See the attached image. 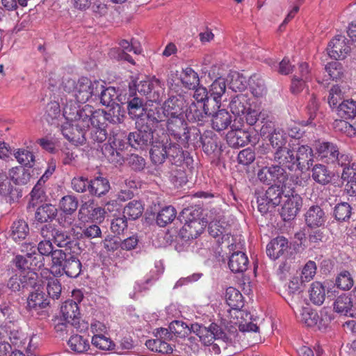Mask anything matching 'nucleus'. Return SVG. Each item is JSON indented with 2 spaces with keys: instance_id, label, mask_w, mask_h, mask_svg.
Wrapping results in <instances>:
<instances>
[{
  "instance_id": "obj_1",
  "label": "nucleus",
  "mask_w": 356,
  "mask_h": 356,
  "mask_svg": "<svg viewBox=\"0 0 356 356\" xmlns=\"http://www.w3.org/2000/svg\"><path fill=\"white\" fill-rule=\"evenodd\" d=\"M271 161L284 170L303 172L309 170L314 163V153L311 147L306 145L297 148L286 147L276 149Z\"/></svg>"
},
{
  "instance_id": "obj_2",
  "label": "nucleus",
  "mask_w": 356,
  "mask_h": 356,
  "mask_svg": "<svg viewBox=\"0 0 356 356\" xmlns=\"http://www.w3.org/2000/svg\"><path fill=\"white\" fill-rule=\"evenodd\" d=\"M149 154L151 161L155 165L163 163L167 158L172 163L180 164L185 158V153L180 145L172 143L164 133L159 136V141L154 142Z\"/></svg>"
},
{
  "instance_id": "obj_3",
  "label": "nucleus",
  "mask_w": 356,
  "mask_h": 356,
  "mask_svg": "<svg viewBox=\"0 0 356 356\" xmlns=\"http://www.w3.org/2000/svg\"><path fill=\"white\" fill-rule=\"evenodd\" d=\"M63 88L65 91L72 93L77 102L83 104L92 97L97 99L99 90L102 88V83L83 76L77 81L71 79L65 80L63 82Z\"/></svg>"
},
{
  "instance_id": "obj_4",
  "label": "nucleus",
  "mask_w": 356,
  "mask_h": 356,
  "mask_svg": "<svg viewBox=\"0 0 356 356\" xmlns=\"http://www.w3.org/2000/svg\"><path fill=\"white\" fill-rule=\"evenodd\" d=\"M229 108L235 115L242 116L248 125H254L261 113L256 108V104L248 94L240 93L235 95L229 103Z\"/></svg>"
},
{
  "instance_id": "obj_5",
  "label": "nucleus",
  "mask_w": 356,
  "mask_h": 356,
  "mask_svg": "<svg viewBox=\"0 0 356 356\" xmlns=\"http://www.w3.org/2000/svg\"><path fill=\"white\" fill-rule=\"evenodd\" d=\"M281 186L272 185L265 191L261 190L255 191L258 210L262 215L271 211L280 204L283 194Z\"/></svg>"
},
{
  "instance_id": "obj_6",
  "label": "nucleus",
  "mask_w": 356,
  "mask_h": 356,
  "mask_svg": "<svg viewBox=\"0 0 356 356\" xmlns=\"http://www.w3.org/2000/svg\"><path fill=\"white\" fill-rule=\"evenodd\" d=\"M53 266L61 267L63 273L69 277H77L81 272V263L79 258L67 249L56 252Z\"/></svg>"
},
{
  "instance_id": "obj_7",
  "label": "nucleus",
  "mask_w": 356,
  "mask_h": 356,
  "mask_svg": "<svg viewBox=\"0 0 356 356\" xmlns=\"http://www.w3.org/2000/svg\"><path fill=\"white\" fill-rule=\"evenodd\" d=\"M166 127L168 134L184 147L189 143L191 132L184 116L168 118Z\"/></svg>"
},
{
  "instance_id": "obj_8",
  "label": "nucleus",
  "mask_w": 356,
  "mask_h": 356,
  "mask_svg": "<svg viewBox=\"0 0 356 356\" xmlns=\"http://www.w3.org/2000/svg\"><path fill=\"white\" fill-rule=\"evenodd\" d=\"M127 140L129 145L138 149H144L149 145L153 147L154 142L159 141V136L156 137L152 129L146 125L136 131L130 132Z\"/></svg>"
},
{
  "instance_id": "obj_9",
  "label": "nucleus",
  "mask_w": 356,
  "mask_h": 356,
  "mask_svg": "<svg viewBox=\"0 0 356 356\" xmlns=\"http://www.w3.org/2000/svg\"><path fill=\"white\" fill-rule=\"evenodd\" d=\"M257 177L266 185H282L288 179L289 175L286 171L273 163L260 169Z\"/></svg>"
},
{
  "instance_id": "obj_10",
  "label": "nucleus",
  "mask_w": 356,
  "mask_h": 356,
  "mask_svg": "<svg viewBox=\"0 0 356 356\" xmlns=\"http://www.w3.org/2000/svg\"><path fill=\"white\" fill-rule=\"evenodd\" d=\"M38 284V277L35 272L26 273L24 275H15L10 278L8 287L13 291H24L35 288Z\"/></svg>"
},
{
  "instance_id": "obj_11",
  "label": "nucleus",
  "mask_w": 356,
  "mask_h": 356,
  "mask_svg": "<svg viewBox=\"0 0 356 356\" xmlns=\"http://www.w3.org/2000/svg\"><path fill=\"white\" fill-rule=\"evenodd\" d=\"M207 224L208 221H204V219L188 218L180 229L179 235L185 241L196 238L202 233Z\"/></svg>"
},
{
  "instance_id": "obj_12",
  "label": "nucleus",
  "mask_w": 356,
  "mask_h": 356,
  "mask_svg": "<svg viewBox=\"0 0 356 356\" xmlns=\"http://www.w3.org/2000/svg\"><path fill=\"white\" fill-rule=\"evenodd\" d=\"M213 112L214 110L209 106V104H199L193 102L187 110L185 109L184 118L186 117L190 122L202 124Z\"/></svg>"
},
{
  "instance_id": "obj_13",
  "label": "nucleus",
  "mask_w": 356,
  "mask_h": 356,
  "mask_svg": "<svg viewBox=\"0 0 356 356\" xmlns=\"http://www.w3.org/2000/svg\"><path fill=\"white\" fill-rule=\"evenodd\" d=\"M186 107L184 97L180 95L170 97L162 106L167 119L184 116Z\"/></svg>"
},
{
  "instance_id": "obj_14",
  "label": "nucleus",
  "mask_w": 356,
  "mask_h": 356,
  "mask_svg": "<svg viewBox=\"0 0 356 356\" xmlns=\"http://www.w3.org/2000/svg\"><path fill=\"white\" fill-rule=\"evenodd\" d=\"M261 134L269 135L271 145L275 149L286 147L287 136L283 129L275 128L271 122L265 123L261 128Z\"/></svg>"
},
{
  "instance_id": "obj_15",
  "label": "nucleus",
  "mask_w": 356,
  "mask_h": 356,
  "mask_svg": "<svg viewBox=\"0 0 356 356\" xmlns=\"http://www.w3.org/2000/svg\"><path fill=\"white\" fill-rule=\"evenodd\" d=\"M286 197L280 214L284 221H289L298 214L302 205V200L298 194H291Z\"/></svg>"
},
{
  "instance_id": "obj_16",
  "label": "nucleus",
  "mask_w": 356,
  "mask_h": 356,
  "mask_svg": "<svg viewBox=\"0 0 356 356\" xmlns=\"http://www.w3.org/2000/svg\"><path fill=\"white\" fill-rule=\"evenodd\" d=\"M350 50V47L346 42L345 37L341 35L335 36L329 42L327 48L328 55L335 60L345 58Z\"/></svg>"
},
{
  "instance_id": "obj_17",
  "label": "nucleus",
  "mask_w": 356,
  "mask_h": 356,
  "mask_svg": "<svg viewBox=\"0 0 356 356\" xmlns=\"http://www.w3.org/2000/svg\"><path fill=\"white\" fill-rule=\"evenodd\" d=\"M290 249L288 240L284 236L273 238L266 247L267 255L273 260L288 254Z\"/></svg>"
},
{
  "instance_id": "obj_18",
  "label": "nucleus",
  "mask_w": 356,
  "mask_h": 356,
  "mask_svg": "<svg viewBox=\"0 0 356 356\" xmlns=\"http://www.w3.org/2000/svg\"><path fill=\"white\" fill-rule=\"evenodd\" d=\"M61 133L67 140L76 145H83L86 142L85 129H82L74 122L66 123L62 126Z\"/></svg>"
},
{
  "instance_id": "obj_19",
  "label": "nucleus",
  "mask_w": 356,
  "mask_h": 356,
  "mask_svg": "<svg viewBox=\"0 0 356 356\" xmlns=\"http://www.w3.org/2000/svg\"><path fill=\"white\" fill-rule=\"evenodd\" d=\"M0 196L10 204L22 197L21 191L15 188L6 175L3 173H0Z\"/></svg>"
},
{
  "instance_id": "obj_20",
  "label": "nucleus",
  "mask_w": 356,
  "mask_h": 356,
  "mask_svg": "<svg viewBox=\"0 0 356 356\" xmlns=\"http://www.w3.org/2000/svg\"><path fill=\"white\" fill-rule=\"evenodd\" d=\"M226 91L225 79L221 76L218 77L209 87V95L213 104V110L218 109L221 105L222 97Z\"/></svg>"
},
{
  "instance_id": "obj_21",
  "label": "nucleus",
  "mask_w": 356,
  "mask_h": 356,
  "mask_svg": "<svg viewBox=\"0 0 356 356\" xmlns=\"http://www.w3.org/2000/svg\"><path fill=\"white\" fill-rule=\"evenodd\" d=\"M306 225L311 227H320L323 226L326 217L323 210L318 205L310 207L305 213Z\"/></svg>"
},
{
  "instance_id": "obj_22",
  "label": "nucleus",
  "mask_w": 356,
  "mask_h": 356,
  "mask_svg": "<svg viewBox=\"0 0 356 356\" xmlns=\"http://www.w3.org/2000/svg\"><path fill=\"white\" fill-rule=\"evenodd\" d=\"M60 312L65 321L71 325H76L80 318V310L78 304L73 300L65 301L61 307Z\"/></svg>"
},
{
  "instance_id": "obj_23",
  "label": "nucleus",
  "mask_w": 356,
  "mask_h": 356,
  "mask_svg": "<svg viewBox=\"0 0 356 356\" xmlns=\"http://www.w3.org/2000/svg\"><path fill=\"white\" fill-rule=\"evenodd\" d=\"M49 305V298L42 291L39 289L31 292L27 300V308L31 312H38L46 308Z\"/></svg>"
},
{
  "instance_id": "obj_24",
  "label": "nucleus",
  "mask_w": 356,
  "mask_h": 356,
  "mask_svg": "<svg viewBox=\"0 0 356 356\" xmlns=\"http://www.w3.org/2000/svg\"><path fill=\"white\" fill-rule=\"evenodd\" d=\"M212 127L217 131L227 129L232 123V116L225 109H216L211 113Z\"/></svg>"
},
{
  "instance_id": "obj_25",
  "label": "nucleus",
  "mask_w": 356,
  "mask_h": 356,
  "mask_svg": "<svg viewBox=\"0 0 356 356\" xmlns=\"http://www.w3.org/2000/svg\"><path fill=\"white\" fill-rule=\"evenodd\" d=\"M338 147L330 142L320 143L316 147L318 156L327 163H334L337 159Z\"/></svg>"
},
{
  "instance_id": "obj_26",
  "label": "nucleus",
  "mask_w": 356,
  "mask_h": 356,
  "mask_svg": "<svg viewBox=\"0 0 356 356\" xmlns=\"http://www.w3.org/2000/svg\"><path fill=\"white\" fill-rule=\"evenodd\" d=\"M311 171V177L316 183L325 186L331 182L333 173L326 165L320 163L315 164Z\"/></svg>"
},
{
  "instance_id": "obj_27",
  "label": "nucleus",
  "mask_w": 356,
  "mask_h": 356,
  "mask_svg": "<svg viewBox=\"0 0 356 356\" xmlns=\"http://www.w3.org/2000/svg\"><path fill=\"white\" fill-rule=\"evenodd\" d=\"M110 189L111 186L108 179L101 176L91 179L88 186L90 194L98 197L105 195Z\"/></svg>"
},
{
  "instance_id": "obj_28",
  "label": "nucleus",
  "mask_w": 356,
  "mask_h": 356,
  "mask_svg": "<svg viewBox=\"0 0 356 356\" xmlns=\"http://www.w3.org/2000/svg\"><path fill=\"white\" fill-rule=\"evenodd\" d=\"M248 264L247 255L240 251L232 253L228 262L229 268L234 273L245 272L248 269Z\"/></svg>"
},
{
  "instance_id": "obj_29",
  "label": "nucleus",
  "mask_w": 356,
  "mask_h": 356,
  "mask_svg": "<svg viewBox=\"0 0 356 356\" xmlns=\"http://www.w3.org/2000/svg\"><path fill=\"white\" fill-rule=\"evenodd\" d=\"M127 110L129 115L132 119L140 118L145 113L143 101L131 92L127 99Z\"/></svg>"
},
{
  "instance_id": "obj_30",
  "label": "nucleus",
  "mask_w": 356,
  "mask_h": 356,
  "mask_svg": "<svg viewBox=\"0 0 356 356\" xmlns=\"http://www.w3.org/2000/svg\"><path fill=\"white\" fill-rule=\"evenodd\" d=\"M57 208L51 204H44L40 206L35 213V219L40 223H46L52 221L57 216Z\"/></svg>"
},
{
  "instance_id": "obj_31",
  "label": "nucleus",
  "mask_w": 356,
  "mask_h": 356,
  "mask_svg": "<svg viewBox=\"0 0 356 356\" xmlns=\"http://www.w3.org/2000/svg\"><path fill=\"white\" fill-rule=\"evenodd\" d=\"M250 135L242 130H232L227 135V140L229 145L234 148L245 146L250 142Z\"/></svg>"
},
{
  "instance_id": "obj_32",
  "label": "nucleus",
  "mask_w": 356,
  "mask_h": 356,
  "mask_svg": "<svg viewBox=\"0 0 356 356\" xmlns=\"http://www.w3.org/2000/svg\"><path fill=\"white\" fill-rule=\"evenodd\" d=\"M29 232L27 222L22 219H19L12 223L9 231L10 237L15 242L21 241L26 238Z\"/></svg>"
},
{
  "instance_id": "obj_33",
  "label": "nucleus",
  "mask_w": 356,
  "mask_h": 356,
  "mask_svg": "<svg viewBox=\"0 0 356 356\" xmlns=\"http://www.w3.org/2000/svg\"><path fill=\"white\" fill-rule=\"evenodd\" d=\"M147 99L152 102L158 103L162 100L165 89L161 81L155 77L150 79L148 82Z\"/></svg>"
},
{
  "instance_id": "obj_34",
  "label": "nucleus",
  "mask_w": 356,
  "mask_h": 356,
  "mask_svg": "<svg viewBox=\"0 0 356 356\" xmlns=\"http://www.w3.org/2000/svg\"><path fill=\"white\" fill-rule=\"evenodd\" d=\"M341 179L346 181L345 190L350 196L356 195V163L342 172Z\"/></svg>"
},
{
  "instance_id": "obj_35",
  "label": "nucleus",
  "mask_w": 356,
  "mask_h": 356,
  "mask_svg": "<svg viewBox=\"0 0 356 356\" xmlns=\"http://www.w3.org/2000/svg\"><path fill=\"white\" fill-rule=\"evenodd\" d=\"M309 300L316 305H321L325 300L326 295L325 286L321 282H313L308 291Z\"/></svg>"
},
{
  "instance_id": "obj_36",
  "label": "nucleus",
  "mask_w": 356,
  "mask_h": 356,
  "mask_svg": "<svg viewBox=\"0 0 356 356\" xmlns=\"http://www.w3.org/2000/svg\"><path fill=\"white\" fill-rule=\"evenodd\" d=\"M102 152L108 161L113 165H120L124 162L123 154L109 142L103 145Z\"/></svg>"
},
{
  "instance_id": "obj_37",
  "label": "nucleus",
  "mask_w": 356,
  "mask_h": 356,
  "mask_svg": "<svg viewBox=\"0 0 356 356\" xmlns=\"http://www.w3.org/2000/svg\"><path fill=\"white\" fill-rule=\"evenodd\" d=\"M209 224V234L217 238L218 243H222L224 241L228 240L229 236L226 234V222L224 220L221 221H211Z\"/></svg>"
},
{
  "instance_id": "obj_38",
  "label": "nucleus",
  "mask_w": 356,
  "mask_h": 356,
  "mask_svg": "<svg viewBox=\"0 0 356 356\" xmlns=\"http://www.w3.org/2000/svg\"><path fill=\"white\" fill-rule=\"evenodd\" d=\"M353 302L351 298L346 294L339 296L334 302V309L337 313L343 314L346 316L355 317L356 314L351 312Z\"/></svg>"
},
{
  "instance_id": "obj_39",
  "label": "nucleus",
  "mask_w": 356,
  "mask_h": 356,
  "mask_svg": "<svg viewBox=\"0 0 356 356\" xmlns=\"http://www.w3.org/2000/svg\"><path fill=\"white\" fill-rule=\"evenodd\" d=\"M8 175L10 179L17 185H25L31 178L30 170L22 166L12 168L9 170Z\"/></svg>"
},
{
  "instance_id": "obj_40",
  "label": "nucleus",
  "mask_w": 356,
  "mask_h": 356,
  "mask_svg": "<svg viewBox=\"0 0 356 356\" xmlns=\"http://www.w3.org/2000/svg\"><path fill=\"white\" fill-rule=\"evenodd\" d=\"M225 299L227 304L233 309L240 310L244 306L242 294L234 287L226 289Z\"/></svg>"
},
{
  "instance_id": "obj_41",
  "label": "nucleus",
  "mask_w": 356,
  "mask_h": 356,
  "mask_svg": "<svg viewBox=\"0 0 356 356\" xmlns=\"http://www.w3.org/2000/svg\"><path fill=\"white\" fill-rule=\"evenodd\" d=\"M337 113L341 118L353 119L356 116V101L343 100L337 106Z\"/></svg>"
},
{
  "instance_id": "obj_42",
  "label": "nucleus",
  "mask_w": 356,
  "mask_h": 356,
  "mask_svg": "<svg viewBox=\"0 0 356 356\" xmlns=\"http://www.w3.org/2000/svg\"><path fill=\"white\" fill-rule=\"evenodd\" d=\"M0 334L2 338L8 339L14 345H17L22 337V334L19 332L18 328L10 322L1 326Z\"/></svg>"
},
{
  "instance_id": "obj_43",
  "label": "nucleus",
  "mask_w": 356,
  "mask_h": 356,
  "mask_svg": "<svg viewBox=\"0 0 356 356\" xmlns=\"http://www.w3.org/2000/svg\"><path fill=\"white\" fill-rule=\"evenodd\" d=\"M144 208L140 201L132 200L123 209V216L129 220H136L141 216Z\"/></svg>"
},
{
  "instance_id": "obj_44",
  "label": "nucleus",
  "mask_w": 356,
  "mask_h": 356,
  "mask_svg": "<svg viewBox=\"0 0 356 356\" xmlns=\"http://www.w3.org/2000/svg\"><path fill=\"white\" fill-rule=\"evenodd\" d=\"M108 111H104V118L108 122L117 124L123 122L124 119V111L119 104L110 106Z\"/></svg>"
},
{
  "instance_id": "obj_45",
  "label": "nucleus",
  "mask_w": 356,
  "mask_h": 356,
  "mask_svg": "<svg viewBox=\"0 0 356 356\" xmlns=\"http://www.w3.org/2000/svg\"><path fill=\"white\" fill-rule=\"evenodd\" d=\"M203 140L201 144L207 154H213L218 147V137L211 131L203 134Z\"/></svg>"
},
{
  "instance_id": "obj_46",
  "label": "nucleus",
  "mask_w": 356,
  "mask_h": 356,
  "mask_svg": "<svg viewBox=\"0 0 356 356\" xmlns=\"http://www.w3.org/2000/svg\"><path fill=\"white\" fill-rule=\"evenodd\" d=\"M180 80L185 88L194 89L199 84L198 74L191 68L186 67L182 70Z\"/></svg>"
},
{
  "instance_id": "obj_47",
  "label": "nucleus",
  "mask_w": 356,
  "mask_h": 356,
  "mask_svg": "<svg viewBox=\"0 0 356 356\" xmlns=\"http://www.w3.org/2000/svg\"><path fill=\"white\" fill-rule=\"evenodd\" d=\"M92 344L99 350L104 351L116 350V345L114 341L104 334L93 335L91 339Z\"/></svg>"
},
{
  "instance_id": "obj_48",
  "label": "nucleus",
  "mask_w": 356,
  "mask_h": 356,
  "mask_svg": "<svg viewBox=\"0 0 356 356\" xmlns=\"http://www.w3.org/2000/svg\"><path fill=\"white\" fill-rule=\"evenodd\" d=\"M118 98V93L114 87L104 88L102 84V88L99 90V97L97 99H99L100 102L106 106H111L118 104L115 99Z\"/></svg>"
},
{
  "instance_id": "obj_49",
  "label": "nucleus",
  "mask_w": 356,
  "mask_h": 356,
  "mask_svg": "<svg viewBox=\"0 0 356 356\" xmlns=\"http://www.w3.org/2000/svg\"><path fill=\"white\" fill-rule=\"evenodd\" d=\"M86 141L88 143H102L107 138V132L104 127H90L85 129Z\"/></svg>"
},
{
  "instance_id": "obj_50",
  "label": "nucleus",
  "mask_w": 356,
  "mask_h": 356,
  "mask_svg": "<svg viewBox=\"0 0 356 356\" xmlns=\"http://www.w3.org/2000/svg\"><path fill=\"white\" fill-rule=\"evenodd\" d=\"M177 211L172 206L164 207L156 216V223L160 227H165L175 218Z\"/></svg>"
},
{
  "instance_id": "obj_51",
  "label": "nucleus",
  "mask_w": 356,
  "mask_h": 356,
  "mask_svg": "<svg viewBox=\"0 0 356 356\" xmlns=\"http://www.w3.org/2000/svg\"><path fill=\"white\" fill-rule=\"evenodd\" d=\"M58 247L71 249L76 245V241L72 239L70 235L65 231L57 228L52 241Z\"/></svg>"
},
{
  "instance_id": "obj_52",
  "label": "nucleus",
  "mask_w": 356,
  "mask_h": 356,
  "mask_svg": "<svg viewBox=\"0 0 356 356\" xmlns=\"http://www.w3.org/2000/svg\"><path fill=\"white\" fill-rule=\"evenodd\" d=\"M351 206L346 202L337 204L333 209V216L339 222L348 220L352 214Z\"/></svg>"
},
{
  "instance_id": "obj_53",
  "label": "nucleus",
  "mask_w": 356,
  "mask_h": 356,
  "mask_svg": "<svg viewBox=\"0 0 356 356\" xmlns=\"http://www.w3.org/2000/svg\"><path fill=\"white\" fill-rule=\"evenodd\" d=\"M93 108L90 105H85L79 110L76 119L73 121L74 124L79 125L82 129H88L89 127V121L91 115H92Z\"/></svg>"
},
{
  "instance_id": "obj_54",
  "label": "nucleus",
  "mask_w": 356,
  "mask_h": 356,
  "mask_svg": "<svg viewBox=\"0 0 356 356\" xmlns=\"http://www.w3.org/2000/svg\"><path fill=\"white\" fill-rule=\"evenodd\" d=\"M67 344L72 350L79 353L87 351L90 347L88 340L79 334L71 336L67 341Z\"/></svg>"
},
{
  "instance_id": "obj_55",
  "label": "nucleus",
  "mask_w": 356,
  "mask_h": 356,
  "mask_svg": "<svg viewBox=\"0 0 356 356\" xmlns=\"http://www.w3.org/2000/svg\"><path fill=\"white\" fill-rule=\"evenodd\" d=\"M13 154L17 161L25 167L32 168L35 164L33 152L26 149H18Z\"/></svg>"
},
{
  "instance_id": "obj_56",
  "label": "nucleus",
  "mask_w": 356,
  "mask_h": 356,
  "mask_svg": "<svg viewBox=\"0 0 356 356\" xmlns=\"http://www.w3.org/2000/svg\"><path fill=\"white\" fill-rule=\"evenodd\" d=\"M79 205L78 199L73 195H65L60 201V208L66 214L74 213Z\"/></svg>"
},
{
  "instance_id": "obj_57",
  "label": "nucleus",
  "mask_w": 356,
  "mask_h": 356,
  "mask_svg": "<svg viewBox=\"0 0 356 356\" xmlns=\"http://www.w3.org/2000/svg\"><path fill=\"white\" fill-rule=\"evenodd\" d=\"M252 94L257 97H263L266 92L264 81L257 75L250 78L249 83Z\"/></svg>"
},
{
  "instance_id": "obj_58",
  "label": "nucleus",
  "mask_w": 356,
  "mask_h": 356,
  "mask_svg": "<svg viewBox=\"0 0 356 356\" xmlns=\"http://www.w3.org/2000/svg\"><path fill=\"white\" fill-rule=\"evenodd\" d=\"M178 165L179 164H175V165L172 167L169 176L170 181L177 187L181 186L188 181L185 171L181 168H179Z\"/></svg>"
},
{
  "instance_id": "obj_59",
  "label": "nucleus",
  "mask_w": 356,
  "mask_h": 356,
  "mask_svg": "<svg viewBox=\"0 0 356 356\" xmlns=\"http://www.w3.org/2000/svg\"><path fill=\"white\" fill-rule=\"evenodd\" d=\"M249 82L245 76L238 72H233L231 75L229 88L235 92H241L246 89Z\"/></svg>"
},
{
  "instance_id": "obj_60",
  "label": "nucleus",
  "mask_w": 356,
  "mask_h": 356,
  "mask_svg": "<svg viewBox=\"0 0 356 356\" xmlns=\"http://www.w3.org/2000/svg\"><path fill=\"white\" fill-rule=\"evenodd\" d=\"M318 314L309 307H304L300 312V321L308 327L316 325Z\"/></svg>"
},
{
  "instance_id": "obj_61",
  "label": "nucleus",
  "mask_w": 356,
  "mask_h": 356,
  "mask_svg": "<svg viewBox=\"0 0 356 356\" xmlns=\"http://www.w3.org/2000/svg\"><path fill=\"white\" fill-rule=\"evenodd\" d=\"M47 280V291L49 297L53 300L58 299L62 291L60 281L54 277H49Z\"/></svg>"
},
{
  "instance_id": "obj_62",
  "label": "nucleus",
  "mask_w": 356,
  "mask_h": 356,
  "mask_svg": "<svg viewBox=\"0 0 356 356\" xmlns=\"http://www.w3.org/2000/svg\"><path fill=\"white\" fill-rule=\"evenodd\" d=\"M354 282L348 270L341 271L336 278V285L340 289L348 291L352 288Z\"/></svg>"
},
{
  "instance_id": "obj_63",
  "label": "nucleus",
  "mask_w": 356,
  "mask_h": 356,
  "mask_svg": "<svg viewBox=\"0 0 356 356\" xmlns=\"http://www.w3.org/2000/svg\"><path fill=\"white\" fill-rule=\"evenodd\" d=\"M53 242L47 240H41L38 244L36 250L38 253L43 256H51L52 264H54V257L56 252H63V250L54 249Z\"/></svg>"
},
{
  "instance_id": "obj_64",
  "label": "nucleus",
  "mask_w": 356,
  "mask_h": 356,
  "mask_svg": "<svg viewBox=\"0 0 356 356\" xmlns=\"http://www.w3.org/2000/svg\"><path fill=\"white\" fill-rule=\"evenodd\" d=\"M333 127L336 131L341 132L348 137H353L356 134V129L344 120H335Z\"/></svg>"
}]
</instances>
